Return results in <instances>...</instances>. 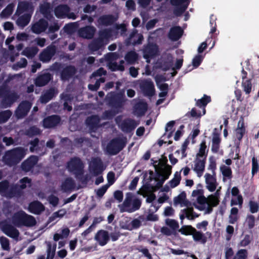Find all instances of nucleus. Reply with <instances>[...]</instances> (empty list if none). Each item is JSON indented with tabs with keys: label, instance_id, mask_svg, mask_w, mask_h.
<instances>
[{
	"label": "nucleus",
	"instance_id": "nucleus-1",
	"mask_svg": "<svg viewBox=\"0 0 259 259\" xmlns=\"http://www.w3.org/2000/svg\"><path fill=\"white\" fill-rule=\"evenodd\" d=\"M12 222L17 227H33L36 224L35 218L23 210L15 213L12 217Z\"/></svg>",
	"mask_w": 259,
	"mask_h": 259
},
{
	"label": "nucleus",
	"instance_id": "nucleus-35",
	"mask_svg": "<svg viewBox=\"0 0 259 259\" xmlns=\"http://www.w3.org/2000/svg\"><path fill=\"white\" fill-rule=\"evenodd\" d=\"M221 139L220 137L219 134L217 133H213L212 139V146H211V151L214 153L218 152L220 147Z\"/></svg>",
	"mask_w": 259,
	"mask_h": 259
},
{
	"label": "nucleus",
	"instance_id": "nucleus-21",
	"mask_svg": "<svg viewBox=\"0 0 259 259\" xmlns=\"http://www.w3.org/2000/svg\"><path fill=\"white\" fill-rule=\"evenodd\" d=\"M245 133L246 128L244 125V118L243 116H241L238 121L237 127L235 130V136L238 141V144H240Z\"/></svg>",
	"mask_w": 259,
	"mask_h": 259
},
{
	"label": "nucleus",
	"instance_id": "nucleus-47",
	"mask_svg": "<svg viewBox=\"0 0 259 259\" xmlns=\"http://www.w3.org/2000/svg\"><path fill=\"white\" fill-rule=\"evenodd\" d=\"M174 202L175 205L179 204H184L187 206L189 201L186 200V193L183 191L181 192L178 196L174 198Z\"/></svg>",
	"mask_w": 259,
	"mask_h": 259
},
{
	"label": "nucleus",
	"instance_id": "nucleus-56",
	"mask_svg": "<svg viewBox=\"0 0 259 259\" xmlns=\"http://www.w3.org/2000/svg\"><path fill=\"white\" fill-rule=\"evenodd\" d=\"M124 61L123 60H121L120 61V64H118L116 62L111 63L109 65L110 69L113 71H123L124 70V66H123Z\"/></svg>",
	"mask_w": 259,
	"mask_h": 259
},
{
	"label": "nucleus",
	"instance_id": "nucleus-7",
	"mask_svg": "<svg viewBox=\"0 0 259 259\" xmlns=\"http://www.w3.org/2000/svg\"><path fill=\"white\" fill-rule=\"evenodd\" d=\"M158 51V48L156 44L149 42L144 46L143 49V57L149 62V60L155 57Z\"/></svg>",
	"mask_w": 259,
	"mask_h": 259
},
{
	"label": "nucleus",
	"instance_id": "nucleus-40",
	"mask_svg": "<svg viewBox=\"0 0 259 259\" xmlns=\"http://www.w3.org/2000/svg\"><path fill=\"white\" fill-rule=\"evenodd\" d=\"M133 195L132 193L128 192L126 194V197L123 202L121 204L118 205V207L121 212V209H128V208L131 206V205L133 202Z\"/></svg>",
	"mask_w": 259,
	"mask_h": 259
},
{
	"label": "nucleus",
	"instance_id": "nucleus-13",
	"mask_svg": "<svg viewBox=\"0 0 259 259\" xmlns=\"http://www.w3.org/2000/svg\"><path fill=\"white\" fill-rule=\"evenodd\" d=\"M56 52V47L50 45L45 49L39 54V60L43 63L49 62Z\"/></svg>",
	"mask_w": 259,
	"mask_h": 259
},
{
	"label": "nucleus",
	"instance_id": "nucleus-5",
	"mask_svg": "<svg viewBox=\"0 0 259 259\" xmlns=\"http://www.w3.org/2000/svg\"><path fill=\"white\" fill-rule=\"evenodd\" d=\"M68 169L75 175L81 174L84 171V165L81 159L78 157L71 158L67 163Z\"/></svg>",
	"mask_w": 259,
	"mask_h": 259
},
{
	"label": "nucleus",
	"instance_id": "nucleus-20",
	"mask_svg": "<svg viewBox=\"0 0 259 259\" xmlns=\"http://www.w3.org/2000/svg\"><path fill=\"white\" fill-rule=\"evenodd\" d=\"M48 25V22L45 19L41 18L32 25L31 30L35 34H40L46 30Z\"/></svg>",
	"mask_w": 259,
	"mask_h": 259
},
{
	"label": "nucleus",
	"instance_id": "nucleus-57",
	"mask_svg": "<svg viewBox=\"0 0 259 259\" xmlns=\"http://www.w3.org/2000/svg\"><path fill=\"white\" fill-rule=\"evenodd\" d=\"M40 134V130L36 126H31L26 131V135L29 137H32L34 136L38 135Z\"/></svg>",
	"mask_w": 259,
	"mask_h": 259
},
{
	"label": "nucleus",
	"instance_id": "nucleus-37",
	"mask_svg": "<svg viewBox=\"0 0 259 259\" xmlns=\"http://www.w3.org/2000/svg\"><path fill=\"white\" fill-rule=\"evenodd\" d=\"M75 183L71 178H67L62 183L61 189L64 192H68L74 189Z\"/></svg>",
	"mask_w": 259,
	"mask_h": 259
},
{
	"label": "nucleus",
	"instance_id": "nucleus-30",
	"mask_svg": "<svg viewBox=\"0 0 259 259\" xmlns=\"http://www.w3.org/2000/svg\"><path fill=\"white\" fill-rule=\"evenodd\" d=\"M167 168H166L165 170V174L164 177H163V178H161L160 180L156 181L157 183L152 188L154 191H157L160 188H161L164 182L169 178L170 175H171L172 167L171 166H167Z\"/></svg>",
	"mask_w": 259,
	"mask_h": 259
},
{
	"label": "nucleus",
	"instance_id": "nucleus-28",
	"mask_svg": "<svg viewBox=\"0 0 259 259\" xmlns=\"http://www.w3.org/2000/svg\"><path fill=\"white\" fill-rule=\"evenodd\" d=\"M70 11V9L67 5H59L55 8L54 13L57 18H64Z\"/></svg>",
	"mask_w": 259,
	"mask_h": 259
},
{
	"label": "nucleus",
	"instance_id": "nucleus-19",
	"mask_svg": "<svg viewBox=\"0 0 259 259\" xmlns=\"http://www.w3.org/2000/svg\"><path fill=\"white\" fill-rule=\"evenodd\" d=\"M95 239L100 246H104L110 240L109 234L107 231L100 230L96 233Z\"/></svg>",
	"mask_w": 259,
	"mask_h": 259
},
{
	"label": "nucleus",
	"instance_id": "nucleus-63",
	"mask_svg": "<svg viewBox=\"0 0 259 259\" xmlns=\"http://www.w3.org/2000/svg\"><path fill=\"white\" fill-rule=\"evenodd\" d=\"M242 86L243 91L246 94H249L251 92L252 83L250 79H247L245 81L243 80L242 82Z\"/></svg>",
	"mask_w": 259,
	"mask_h": 259
},
{
	"label": "nucleus",
	"instance_id": "nucleus-18",
	"mask_svg": "<svg viewBox=\"0 0 259 259\" xmlns=\"http://www.w3.org/2000/svg\"><path fill=\"white\" fill-rule=\"evenodd\" d=\"M53 79V76L49 72L39 74L34 80V84L36 87H41L47 84Z\"/></svg>",
	"mask_w": 259,
	"mask_h": 259
},
{
	"label": "nucleus",
	"instance_id": "nucleus-62",
	"mask_svg": "<svg viewBox=\"0 0 259 259\" xmlns=\"http://www.w3.org/2000/svg\"><path fill=\"white\" fill-rule=\"evenodd\" d=\"M84 171L82 172L81 174H76L75 175V178L77 180L79 181L82 184L86 186L89 181L90 178L89 177V175L88 174H86L85 175H83Z\"/></svg>",
	"mask_w": 259,
	"mask_h": 259
},
{
	"label": "nucleus",
	"instance_id": "nucleus-54",
	"mask_svg": "<svg viewBox=\"0 0 259 259\" xmlns=\"http://www.w3.org/2000/svg\"><path fill=\"white\" fill-rule=\"evenodd\" d=\"M38 49L36 47L26 48L22 53V54L27 57H34L37 53Z\"/></svg>",
	"mask_w": 259,
	"mask_h": 259
},
{
	"label": "nucleus",
	"instance_id": "nucleus-27",
	"mask_svg": "<svg viewBox=\"0 0 259 259\" xmlns=\"http://www.w3.org/2000/svg\"><path fill=\"white\" fill-rule=\"evenodd\" d=\"M137 126L136 121L132 119L128 118L122 121L120 124L121 131L124 133H130Z\"/></svg>",
	"mask_w": 259,
	"mask_h": 259
},
{
	"label": "nucleus",
	"instance_id": "nucleus-55",
	"mask_svg": "<svg viewBox=\"0 0 259 259\" xmlns=\"http://www.w3.org/2000/svg\"><path fill=\"white\" fill-rule=\"evenodd\" d=\"M20 184L18 185V187L21 191L26 188L27 185L30 186L31 184V179L28 177H24L20 179L19 181Z\"/></svg>",
	"mask_w": 259,
	"mask_h": 259
},
{
	"label": "nucleus",
	"instance_id": "nucleus-51",
	"mask_svg": "<svg viewBox=\"0 0 259 259\" xmlns=\"http://www.w3.org/2000/svg\"><path fill=\"white\" fill-rule=\"evenodd\" d=\"M195 229L191 225H184L179 230V232L186 236L191 235Z\"/></svg>",
	"mask_w": 259,
	"mask_h": 259
},
{
	"label": "nucleus",
	"instance_id": "nucleus-22",
	"mask_svg": "<svg viewBox=\"0 0 259 259\" xmlns=\"http://www.w3.org/2000/svg\"><path fill=\"white\" fill-rule=\"evenodd\" d=\"M96 32V28L93 26H86L80 28L78 30V35L80 37L92 39L94 36Z\"/></svg>",
	"mask_w": 259,
	"mask_h": 259
},
{
	"label": "nucleus",
	"instance_id": "nucleus-38",
	"mask_svg": "<svg viewBox=\"0 0 259 259\" xmlns=\"http://www.w3.org/2000/svg\"><path fill=\"white\" fill-rule=\"evenodd\" d=\"M211 102V98L210 96L204 95L203 97L200 99L196 101V106L199 108H203V114H205L206 112L205 107L208 103Z\"/></svg>",
	"mask_w": 259,
	"mask_h": 259
},
{
	"label": "nucleus",
	"instance_id": "nucleus-32",
	"mask_svg": "<svg viewBox=\"0 0 259 259\" xmlns=\"http://www.w3.org/2000/svg\"><path fill=\"white\" fill-rule=\"evenodd\" d=\"M23 194L22 191L20 190L18 187V185H14L10 188H9L6 196L9 198H13L14 197H20Z\"/></svg>",
	"mask_w": 259,
	"mask_h": 259
},
{
	"label": "nucleus",
	"instance_id": "nucleus-10",
	"mask_svg": "<svg viewBox=\"0 0 259 259\" xmlns=\"http://www.w3.org/2000/svg\"><path fill=\"white\" fill-rule=\"evenodd\" d=\"M38 157L35 155H31L23 161L21 164V168L23 171L28 172L32 171L35 165L37 163Z\"/></svg>",
	"mask_w": 259,
	"mask_h": 259
},
{
	"label": "nucleus",
	"instance_id": "nucleus-36",
	"mask_svg": "<svg viewBox=\"0 0 259 259\" xmlns=\"http://www.w3.org/2000/svg\"><path fill=\"white\" fill-rule=\"evenodd\" d=\"M45 243L47 245L46 252L47 255L46 259H54L57 247L56 243H54L53 244H52L50 241H46Z\"/></svg>",
	"mask_w": 259,
	"mask_h": 259
},
{
	"label": "nucleus",
	"instance_id": "nucleus-6",
	"mask_svg": "<svg viewBox=\"0 0 259 259\" xmlns=\"http://www.w3.org/2000/svg\"><path fill=\"white\" fill-rule=\"evenodd\" d=\"M171 5L177 7L174 10V14L177 17L181 16L187 9L190 0H170Z\"/></svg>",
	"mask_w": 259,
	"mask_h": 259
},
{
	"label": "nucleus",
	"instance_id": "nucleus-41",
	"mask_svg": "<svg viewBox=\"0 0 259 259\" xmlns=\"http://www.w3.org/2000/svg\"><path fill=\"white\" fill-rule=\"evenodd\" d=\"M192 235L193 240L196 242H200L202 244H205L207 242V237L201 232L194 230Z\"/></svg>",
	"mask_w": 259,
	"mask_h": 259
},
{
	"label": "nucleus",
	"instance_id": "nucleus-53",
	"mask_svg": "<svg viewBox=\"0 0 259 259\" xmlns=\"http://www.w3.org/2000/svg\"><path fill=\"white\" fill-rule=\"evenodd\" d=\"M259 170V164L256 157L254 156L251 159V175L253 177Z\"/></svg>",
	"mask_w": 259,
	"mask_h": 259
},
{
	"label": "nucleus",
	"instance_id": "nucleus-15",
	"mask_svg": "<svg viewBox=\"0 0 259 259\" xmlns=\"http://www.w3.org/2000/svg\"><path fill=\"white\" fill-rule=\"evenodd\" d=\"M61 117L58 115H52L45 117L42 120V125L45 128H53L60 124Z\"/></svg>",
	"mask_w": 259,
	"mask_h": 259
},
{
	"label": "nucleus",
	"instance_id": "nucleus-44",
	"mask_svg": "<svg viewBox=\"0 0 259 259\" xmlns=\"http://www.w3.org/2000/svg\"><path fill=\"white\" fill-rule=\"evenodd\" d=\"M141 201L140 199L138 198H135L133 199L132 202V207H129L128 209H121V212H127L129 213H131L134 212L136 210H138L140 209L141 206Z\"/></svg>",
	"mask_w": 259,
	"mask_h": 259
},
{
	"label": "nucleus",
	"instance_id": "nucleus-8",
	"mask_svg": "<svg viewBox=\"0 0 259 259\" xmlns=\"http://www.w3.org/2000/svg\"><path fill=\"white\" fill-rule=\"evenodd\" d=\"M0 225L1 230L7 236L14 239H17L19 237L20 234L19 231L7 222H2Z\"/></svg>",
	"mask_w": 259,
	"mask_h": 259
},
{
	"label": "nucleus",
	"instance_id": "nucleus-50",
	"mask_svg": "<svg viewBox=\"0 0 259 259\" xmlns=\"http://www.w3.org/2000/svg\"><path fill=\"white\" fill-rule=\"evenodd\" d=\"M220 170L224 177V180L225 178H227L228 179H232V171L230 167L223 165L220 167Z\"/></svg>",
	"mask_w": 259,
	"mask_h": 259
},
{
	"label": "nucleus",
	"instance_id": "nucleus-59",
	"mask_svg": "<svg viewBox=\"0 0 259 259\" xmlns=\"http://www.w3.org/2000/svg\"><path fill=\"white\" fill-rule=\"evenodd\" d=\"M248 251L245 249H239L234 256L235 259H247Z\"/></svg>",
	"mask_w": 259,
	"mask_h": 259
},
{
	"label": "nucleus",
	"instance_id": "nucleus-4",
	"mask_svg": "<svg viewBox=\"0 0 259 259\" xmlns=\"http://www.w3.org/2000/svg\"><path fill=\"white\" fill-rule=\"evenodd\" d=\"M125 101L124 94L122 92L113 93L107 97L108 105L114 109L121 108Z\"/></svg>",
	"mask_w": 259,
	"mask_h": 259
},
{
	"label": "nucleus",
	"instance_id": "nucleus-24",
	"mask_svg": "<svg viewBox=\"0 0 259 259\" xmlns=\"http://www.w3.org/2000/svg\"><path fill=\"white\" fill-rule=\"evenodd\" d=\"M117 18L113 15H103L97 20L98 23L102 26H108L112 25L117 21Z\"/></svg>",
	"mask_w": 259,
	"mask_h": 259
},
{
	"label": "nucleus",
	"instance_id": "nucleus-46",
	"mask_svg": "<svg viewBox=\"0 0 259 259\" xmlns=\"http://www.w3.org/2000/svg\"><path fill=\"white\" fill-rule=\"evenodd\" d=\"M40 12L47 18L52 17L51 14V5L49 3H45L40 6Z\"/></svg>",
	"mask_w": 259,
	"mask_h": 259
},
{
	"label": "nucleus",
	"instance_id": "nucleus-64",
	"mask_svg": "<svg viewBox=\"0 0 259 259\" xmlns=\"http://www.w3.org/2000/svg\"><path fill=\"white\" fill-rule=\"evenodd\" d=\"M165 224L175 232L179 227L178 222L175 220L167 219L165 220Z\"/></svg>",
	"mask_w": 259,
	"mask_h": 259
},
{
	"label": "nucleus",
	"instance_id": "nucleus-58",
	"mask_svg": "<svg viewBox=\"0 0 259 259\" xmlns=\"http://www.w3.org/2000/svg\"><path fill=\"white\" fill-rule=\"evenodd\" d=\"M141 226V222L138 219H134L131 223V225H128L126 227H122V228L128 230H132L134 229H138Z\"/></svg>",
	"mask_w": 259,
	"mask_h": 259
},
{
	"label": "nucleus",
	"instance_id": "nucleus-60",
	"mask_svg": "<svg viewBox=\"0 0 259 259\" xmlns=\"http://www.w3.org/2000/svg\"><path fill=\"white\" fill-rule=\"evenodd\" d=\"M12 114V112L9 110L0 112V123L6 122L10 118Z\"/></svg>",
	"mask_w": 259,
	"mask_h": 259
},
{
	"label": "nucleus",
	"instance_id": "nucleus-31",
	"mask_svg": "<svg viewBox=\"0 0 259 259\" xmlns=\"http://www.w3.org/2000/svg\"><path fill=\"white\" fill-rule=\"evenodd\" d=\"M134 112L139 116H143L148 109V104L146 102L139 101L134 106Z\"/></svg>",
	"mask_w": 259,
	"mask_h": 259
},
{
	"label": "nucleus",
	"instance_id": "nucleus-23",
	"mask_svg": "<svg viewBox=\"0 0 259 259\" xmlns=\"http://www.w3.org/2000/svg\"><path fill=\"white\" fill-rule=\"evenodd\" d=\"M76 71V69L74 66H66L60 72L61 78L62 80H68L74 75Z\"/></svg>",
	"mask_w": 259,
	"mask_h": 259
},
{
	"label": "nucleus",
	"instance_id": "nucleus-14",
	"mask_svg": "<svg viewBox=\"0 0 259 259\" xmlns=\"http://www.w3.org/2000/svg\"><path fill=\"white\" fill-rule=\"evenodd\" d=\"M90 170L95 176L101 174L104 168L103 167V163L100 157H95L92 160L90 165Z\"/></svg>",
	"mask_w": 259,
	"mask_h": 259
},
{
	"label": "nucleus",
	"instance_id": "nucleus-17",
	"mask_svg": "<svg viewBox=\"0 0 259 259\" xmlns=\"http://www.w3.org/2000/svg\"><path fill=\"white\" fill-rule=\"evenodd\" d=\"M143 38V35L138 33L137 30H135L130 34L129 37L126 39L125 42L127 46L133 45L135 46L137 45L141 44Z\"/></svg>",
	"mask_w": 259,
	"mask_h": 259
},
{
	"label": "nucleus",
	"instance_id": "nucleus-2",
	"mask_svg": "<svg viewBox=\"0 0 259 259\" xmlns=\"http://www.w3.org/2000/svg\"><path fill=\"white\" fill-rule=\"evenodd\" d=\"M25 151L22 148H16L5 153L3 160L8 166L17 164L24 157Z\"/></svg>",
	"mask_w": 259,
	"mask_h": 259
},
{
	"label": "nucleus",
	"instance_id": "nucleus-49",
	"mask_svg": "<svg viewBox=\"0 0 259 259\" xmlns=\"http://www.w3.org/2000/svg\"><path fill=\"white\" fill-rule=\"evenodd\" d=\"M166 167H164L163 169H161L159 167V164H154V167L155 168V176L154 178V179L155 181H157L158 180H160L161 178H163L165 175V169H166Z\"/></svg>",
	"mask_w": 259,
	"mask_h": 259
},
{
	"label": "nucleus",
	"instance_id": "nucleus-42",
	"mask_svg": "<svg viewBox=\"0 0 259 259\" xmlns=\"http://www.w3.org/2000/svg\"><path fill=\"white\" fill-rule=\"evenodd\" d=\"M208 149H207V146L205 140H203L200 144L198 152L196 154L197 158L204 157V159H206Z\"/></svg>",
	"mask_w": 259,
	"mask_h": 259
},
{
	"label": "nucleus",
	"instance_id": "nucleus-16",
	"mask_svg": "<svg viewBox=\"0 0 259 259\" xmlns=\"http://www.w3.org/2000/svg\"><path fill=\"white\" fill-rule=\"evenodd\" d=\"M140 89L146 96L152 97L155 92L153 82L149 80H145L140 83Z\"/></svg>",
	"mask_w": 259,
	"mask_h": 259
},
{
	"label": "nucleus",
	"instance_id": "nucleus-9",
	"mask_svg": "<svg viewBox=\"0 0 259 259\" xmlns=\"http://www.w3.org/2000/svg\"><path fill=\"white\" fill-rule=\"evenodd\" d=\"M1 104L3 107L8 108L11 105L18 99L19 96L15 92L10 93L6 92L2 95Z\"/></svg>",
	"mask_w": 259,
	"mask_h": 259
},
{
	"label": "nucleus",
	"instance_id": "nucleus-25",
	"mask_svg": "<svg viewBox=\"0 0 259 259\" xmlns=\"http://www.w3.org/2000/svg\"><path fill=\"white\" fill-rule=\"evenodd\" d=\"M45 209L44 205L39 201L36 200L30 202L28 205V210L35 214H39Z\"/></svg>",
	"mask_w": 259,
	"mask_h": 259
},
{
	"label": "nucleus",
	"instance_id": "nucleus-48",
	"mask_svg": "<svg viewBox=\"0 0 259 259\" xmlns=\"http://www.w3.org/2000/svg\"><path fill=\"white\" fill-rule=\"evenodd\" d=\"M181 176L180 171H176L174 174V177L169 181L168 183L171 188H174L178 186L181 182Z\"/></svg>",
	"mask_w": 259,
	"mask_h": 259
},
{
	"label": "nucleus",
	"instance_id": "nucleus-3",
	"mask_svg": "<svg viewBox=\"0 0 259 259\" xmlns=\"http://www.w3.org/2000/svg\"><path fill=\"white\" fill-rule=\"evenodd\" d=\"M126 144L125 139L114 138L107 144L106 147V152L110 155H116L123 149Z\"/></svg>",
	"mask_w": 259,
	"mask_h": 259
},
{
	"label": "nucleus",
	"instance_id": "nucleus-34",
	"mask_svg": "<svg viewBox=\"0 0 259 259\" xmlns=\"http://www.w3.org/2000/svg\"><path fill=\"white\" fill-rule=\"evenodd\" d=\"M55 90L51 88L41 96L40 101L42 104H46L49 102L55 96Z\"/></svg>",
	"mask_w": 259,
	"mask_h": 259
},
{
	"label": "nucleus",
	"instance_id": "nucleus-12",
	"mask_svg": "<svg viewBox=\"0 0 259 259\" xmlns=\"http://www.w3.org/2000/svg\"><path fill=\"white\" fill-rule=\"evenodd\" d=\"M100 118L98 115L88 116L85 119V124L91 132H96L101 126Z\"/></svg>",
	"mask_w": 259,
	"mask_h": 259
},
{
	"label": "nucleus",
	"instance_id": "nucleus-45",
	"mask_svg": "<svg viewBox=\"0 0 259 259\" xmlns=\"http://www.w3.org/2000/svg\"><path fill=\"white\" fill-rule=\"evenodd\" d=\"M125 60L129 64H134L138 59V54L135 51L128 52L125 56Z\"/></svg>",
	"mask_w": 259,
	"mask_h": 259
},
{
	"label": "nucleus",
	"instance_id": "nucleus-39",
	"mask_svg": "<svg viewBox=\"0 0 259 259\" xmlns=\"http://www.w3.org/2000/svg\"><path fill=\"white\" fill-rule=\"evenodd\" d=\"M104 45L103 40L100 38H97L93 40L88 46V48L92 52L98 51Z\"/></svg>",
	"mask_w": 259,
	"mask_h": 259
},
{
	"label": "nucleus",
	"instance_id": "nucleus-61",
	"mask_svg": "<svg viewBox=\"0 0 259 259\" xmlns=\"http://www.w3.org/2000/svg\"><path fill=\"white\" fill-rule=\"evenodd\" d=\"M245 223L249 229L251 230L253 229L255 226V217L254 215L252 214L247 215L246 218Z\"/></svg>",
	"mask_w": 259,
	"mask_h": 259
},
{
	"label": "nucleus",
	"instance_id": "nucleus-33",
	"mask_svg": "<svg viewBox=\"0 0 259 259\" xmlns=\"http://www.w3.org/2000/svg\"><path fill=\"white\" fill-rule=\"evenodd\" d=\"M206 159H200L197 158L195 161V167L194 170L196 172L198 176L200 177L202 176L205 169V164Z\"/></svg>",
	"mask_w": 259,
	"mask_h": 259
},
{
	"label": "nucleus",
	"instance_id": "nucleus-43",
	"mask_svg": "<svg viewBox=\"0 0 259 259\" xmlns=\"http://www.w3.org/2000/svg\"><path fill=\"white\" fill-rule=\"evenodd\" d=\"M31 15L26 13L18 18L17 20V24L18 26L24 27L27 25L31 19Z\"/></svg>",
	"mask_w": 259,
	"mask_h": 259
},
{
	"label": "nucleus",
	"instance_id": "nucleus-29",
	"mask_svg": "<svg viewBox=\"0 0 259 259\" xmlns=\"http://www.w3.org/2000/svg\"><path fill=\"white\" fill-rule=\"evenodd\" d=\"M205 178V183L207 185L206 188L210 192H213L217 188V180L215 176L206 173L204 176Z\"/></svg>",
	"mask_w": 259,
	"mask_h": 259
},
{
	"label": "nucleus",
	"instance_id": "nucleus-11",
	"mask_svg": "<svg viewBox=\"0 0 259 259\" xmlns=\"http://www.w3.org/2000/svg\"><path fill=\"white\" fill-rule=\"evenodd\" d=\"M32 106L31 103L28 101H23L18 105L15 111V115L18 118L24 117L29 112Z\"/></svg>",
	"mask_w": 259,
	"mask_h": 259
},
{
	"label": "nucleus",
	"instance_id": "nucleus-26",
	"mask_svg": "<svg viewBox=\"0 0 259 259\" xmlns=\"http://www.w3.org/2000/svg\"><path fill=\"white\" fill-rule=\"evenodd\" d=\"M183 32L184 31L180 26H174L170 29L168 37L172 41H177L182 37Z\"/></svg>",
	"mask_w": 259,
	"mask_h": 259
},
{
	"label": "nucleus",
	"instance_id": "nucleus-52",
	"mask_svg": "<svg viewBox=\"0 0 259 259\" xmlns=\"http://www.w3.org/2000/svg\"><path fill=\"white\" fill-rule=\"evenodd\" d=\"M31 8V5L27 2H22L19 3L17 11L20 14L27 11Z\"/></svg>",
	"mask_w": 259,
	"mask_h": 259
}]
</instances>
